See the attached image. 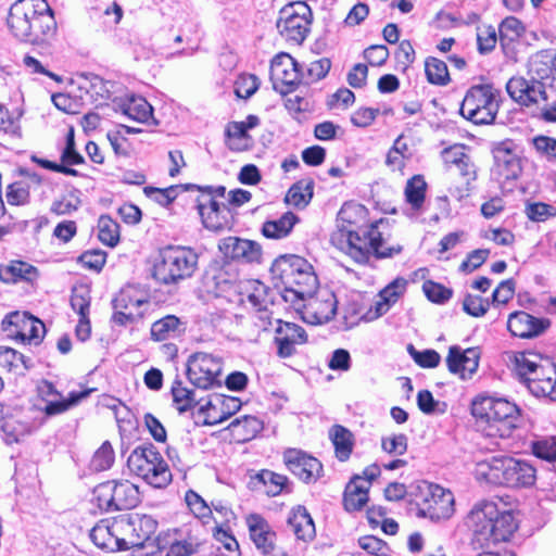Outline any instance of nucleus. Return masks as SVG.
<instances>
[{
    "instance_id": "f257e3e1",
    "label": "nucleus",
    "mask_w": 556,
    "mask_h": 556,
    "mask_svg": "<svg viewBox=\"0 0 556 556\" xmlns=\"http://www.w3.org/2000/svg\"><path fill=\"white\" fill-rule=\"evenodd\" d=\"M467 521L472 531L471 545L481 549L509 540L518 528L513 511L500 509L496 503L490 501L477 504Z\"/></svg>"
},
{
    "instance_id": "f03ea898",
    "label": "nucleus",
    "mask_w": 556,
    "mask_h": 556,
    "mask_svg": "<svg viewBox=\"0 0 556 556\" xmlns=\"http://www.w3.org/2000/svg\"><path fill=\"white\" fill-rule=\"evenodd\" d=\"M381 223L382 220L374 222L354 230L336 229L330 238L331 243L361 264L367 263L371 255L387 258L400 254L402 245L386 247L382 233L378 230Z\"/></svg>"
},
{
    "instance_id": "7ed1b4c3",
    "label": "nucleus",
    "mask_w": 556,
    "mask_h": 556,
    "mask_svg": "<svg viewBox=\"0 0 556 556\" xmlns=\"http://www.w3.org/2000/svg\"><path fill=\"white\" fill-rule=\"evenodd\" d=\"M471 414L489 437L509 438L521 422L517 404L504 397L479 395L471 403Z\"/></svg>"
},
{
    "instance_id": "20e7f679",
    "label": "nucleus",
    "mask_w": 556,
    "mask_h": 556,
    "mask_svg": "<svg viewBox=\"0 0 556 556\" xmlns=\"http://www.w3.org/2000/svg\"><path fill=\"white\" fill-rule=\"evenodd\" d=\"M478 479L493 485L508 488L532 486L536 480V469L527 460L509 456H493L477 464Z\"/></svg>"
},
{
    "instance_id": "39448f33",
    "label": "nucleus",
    "mask_w": 556,
    "mask_h": 556,
    "mask_svg": "<svg viewBox=\"0 0 556 556\" xmlns=\"http://www.w3.org/2000/svg\"><path fill=\"white\" fill-rule=\"evenodd\" d=\"M199 255L190 247L166 245L159 251L153 266V277L163 285H177L193 276Z\"/></svg>"
},
{
    "instance_id": "423d86ee",
    "label": "nucleus",
    "mask_w": 556,
    "mask_h": 556,
    "mask_svg": "<svg viewBox=\"0 0 556 556\" xmlns=\"http://www.w3.org/2000/svg\"><path fill=\"white\" fill-rule=\"evenodd\" d=\"M501 91L493 84L471 86L459 108L460 115L476 125L492 124L500 110Z\"/></svg>"
},
{
    "instance_id": "0eeeda50",
    "label": "nucleus",
    "mask_w": 556,
    "mask_h": 556,
    "mask_svg": "<svg viewBox=\"0 0 556 556\" xmlns=\"http://www.w3.org/2000/svg\"><path fill=\"white\" fill-rule=\"evenodd\" d=\"M270 273L274 279L281 281L283 286H292L303 290L306 294H315L318 279L314 268L307 260L295 254L278 256Z\"/></svg>"
},
{
    "instance_id": "6e6552de",
    "label": "nucleus",
    "mask_w": 556,
    "mask_h": 556,
    "mask_svg": "<svg viewBox=\"0 0 556 556\" xmlns=\"http://www.w3.org/2000/svg\"><path fill=\"white\" fill-rule=\"evenodd\" d=\"M93 501L106 513L131 509L140 503V493L128 480H109L93 489Z\"/></svg>"
},
{
    "instance_id": "1a4fd4ad",
    "label": "nucleus",
    "mask_w": 556,
    "mask_h": 556,
    "mask_svg": "<svg viewBox=\"0 0 556 556\" xmlns=\"http://www.w3.org/2000/svg\"><path fill=\"white\" fill-rule=\"evenodd\" d=\"M313 22V12L304 1L285 5L279 11L276 27L281 37L293 43L301 45L307 37Z\"/></svg>"
},
{
    "instance_id": "9d476101",
    "label": "nucleus",
    "mask_w": 556,
    "mask_h": 556,
    "mask_svg": "<svg viewBox=\"0 0 556 556\" xmlns=\"http://www.w3.org/2000/svg\"><path fill=\"white\" fill-rule=\"evenodd\" d=\"M222 359L212 354L198 352L189 356L187 377L197 388L207 390L222 386Z\"/></svg>"
},
{
    "instance_id": "9b49d317",
    "label": "nucleus",
    "mask_w": 556,
    "mask_h": 556,
    "mask_svg": "<svg viewBox=\"0 0 556 556\" xmlns=\"http://www.w3.org/2000/svg\"><path fill=\"white\" fill-rule=\"evenodd\" d=\"M419 513L431 520L439 521L450 518L454 513L452 492L438 484H427L426 492L417 503Z\"/></svg>"
},
{
    "instance_id": "f8f14e48",
    "label": "nucleus",
    "mask_w": 556,
    "mask_h": 556,
    "mask_svg": "<svg viewBox=\"0 0 556 556\" xmlns=\"http://www.w3.org/2000/svg\"><path fill=\"white\" fill-rule=\"evenodd\" d=\"M270 79L281 94L294 91L302 80L300 64L288 53L276 55L270 64Z\"/></svg>"
},
{
    "instance_id": "ddd939ff",
    "label": "nucleus",
    "mask_w": 556,
    "mask_h": 556,
    "mask_svg": "<svg viewBox=\"0 0 556 556\" xmlns=\"http://www.w3.org/2000/svg\"><path fill=\"white\" fill-rule=\"evenodd\" d=\"M2 328L22 342L39 344L45 333V325L27 313L12 312L2 320Z\"/></svg>"
},
{
    "instance_id": "4468645a",
    "label": "nucleus",
    "mask_w": 556,
    "mask_h": 556,
    "mask_svg": "<svg viewBox=\"0 0 556 556\" xmlns=\"http://www.w3.org/2000/svg\"><path fill=\"white\" fill-rule=\"evenodd\" d=\"M49 10L46 0H16L10 8L8 26L15 37L29 35L30 22L38 13Z\"/></svg>"
},
{
    "instance_id": "2eb2a0df",
    "label": "nucleus",
    "mask_w": 556,
    "mask_h": 556,
    "mask_svg": "<svg viewBox=\"0 0 556 556\" xmlns=\"http://www.w3.org/2000/svg\"><path fill=\"white\" fill-rule=\"evenodd\" d=\"M130 531L129 539H126L129 548L156 547L162 551L160 536L153 539V534L157 529V521L148 515L132 514L128 517L126 525Z\"/></svg>"
},
{
    "instance_id": "dca6fc26",
    "label": "nucleus",
    "mask_w": 556,
    "mask_h": 556,
    "mask_svg": "<svg viewBox=\"0 0 556 556\" xmlns=\"http://www.w3.org/2000/svg\"><path fill=\"white\" fill-rule=\"evenodd\" d=\"M508 96L521 106H531L539 100H547L545 85L541 78L526 79L522 76H514L506 83Z\"/></svg>"
},
{
    "instance_id": "f3484780",
    "label": "nucleus",
    "mask_w": 556,
    "mask_h": 556,
    "mask_svg": "<svg viewBox=\"0 0 556 556\" xmlns=\"http://www.w3.org/2000/svg\"><path fill=\"white\" fill-rule=\"evenodd\" d=\"M337 313V299L332 292L321 291L308 296L302 305L301 314L305 323L321 325L334 317Z\"/></svg>"
},
{
    "instance_id": "a211bd4d",
    "label": "nucleus",
    "mask_w": 556,
    "mask_h": 556,
    "mask_svg": "<svg viewBox=\"0 0 556 556\" xmlns=\"http://www.w3.org/2000/svg\"><path fill=\"white\" fill-rule=\"evenodd\" d=\"M287 468L305 483L316 481L321 472V463L301 450L290 448L283 453Z\"/></svg>"
},
{
    "instance_id": "6ab92c4d",
    "label": "nucleus",
    "mask_w": 556,
    "mask_h": 556,
    "mask_svg": "<svg viewBox=\"0 0 556 556\" xmlns=\"http://www.w3.org/2000/svg\"><path fill=\"white\" fill-rule=\"evenodd\" d=\"M494 165L492 175L498 181L515 180L521 174V163L518 155L511 150L509 143L502 142L493 149Z\"/></svg>"
},
{
    "instance_id": "aec40b11",
    "label": "nucleus",
    "mask_w": 556,
    "mask_h": 556,
    "mask_svg": "<svg viewBox=\"0 0 556 556\" xmlns=\"http://www.w3.org/2000/svg\"><path fill=\"white\" fill-rule=\"evenodd\" d=\"M480 361V352L477 348L463 350L458 345H452L446 356V365L448 371L459 375L462 379L471 378L478 370Z\"/></svg>"
},
{
    "instance_id": "412c9836",
    "label": "nucleus",
    "mask_w": 556,
    "mask_h": 556,
    "mask_svg": "<svg viewBox=\"0 0 556 556\" xmlns=\"http://www.w3.org/2000/svg\"><path fill=\"white\" fill-rule=\"evenodd\" d=\"M551 321L547 318H536L526 312L511 313L507 320V328L514 337L521 339L535 338L542 334Z\"/></svg>"
},
{
    "instance_id": "4be33fe9",
    "label": "nucleus",
    "mask_w": 556,
    "mask_h": 556,
    "mask_svg": "<svg viewBox=\"0 0 556 556\" xmlns=\"http://www.w3.org/2000/svg\"><path fill=\"white\" fill-rule=\"evenodd\" d=\"M218 248L227 258L243 263L260 262L262 256V249L258 243L237 237L223 239Z\"/></svg>"
},
{
    "instance_id": "5701e85b",
    "label": "nucleus",
    "mask_w": 556,
    "mask_h": 556,
    "mask_svg": "<svg viewBox=\"0 0 556 556\" xmlns=\"http://www.w3.org/2000/svg\"><path fill=\"white\" fill-rule=\"evenodd\" d=\"M275 343L280 357H290L295 352V344L306 342L305 330L293 323H283L277 319Z\"/></svg>"
},
{
    "instance_id": "b1692460",
    "label": "nucleus",
    "mask_w": 556,
    "mask_h": 556,
    "mask_svg": "<svg viewBox=\"0 0 556 556\" xmlns=\"http://www.w3.org/2000/svg\"><path fill=\"white\" fill-rule=\"evenodd\" d=\"M247 523L255 547L263 555H271L276 547V533L268 522L261 515L252 514L248 516Z\"/></svg>"
},
{
    "instance_id": "393cba45",
    "label": "nucleus",
    "mask_w": 556,
    "mask_h": 556,
    "mask_svg": "<svg viewBox=\"0 0 556 556\" xmlns=\"http://www.w3.org/2000/svg\"><path fill=\"white\" fill-rule=\"evenodd\" d=\"M29 24V35L17 37L20 40L39 45L53 38L56 33V22L50 7L48 11L38 13Z\"/></svg>"
},
{
    "instance_id": "a878e982",
    "label": "nucleus",
    "mask_w": 556,
    "mask_h": 556,
    "mask_svg": "<svg viewBox=\"0 0 556 556\" xmlns=\"http://www.w3.org/2000/svg\"><path fill=\"white\" fill-rule=\"evenodd\" d=\"M114 102L116 104V111H121L128 118L143 124L150 121L156 124L153 117V108L144 98L131 94L117 102L114 100Z\"/></svg>"
},
{
    "instance_id": "bb28decb",
    "label": "nucleus",
    "mask_w": 556,
    "mask_h": 556,
    "mask_svg": "<svg viewBox=\"0 0 556 556\" xmlns=\"http://www.w3.org/2000/svg\"><path fill=\"white\" fill-rule=\"evenodd\" d=\"M368 210L365 205L348 202L342 205L337 217V229L354 230L368 226Z\"/></svg>"
},
{
    "instance_id": "cd10ccee",
    "label": "nucleus",
    "mask_w": 556,
    "mask_h": 556,
    "mask_svg": "<svg viewBox=\"0 0 556 556\" xmlns=\"http://www.w3.org/2000/svg\"><path fill=\"white\" fill-rule=\"evenodd\" d=\"M159 454L160 452L151 443L137 446L128 456L127 466L134 475L143 479L159 459Z\"/></svg>"
},
{
    "instance_id": "c85d7f7f",
    "label": "nucleus",
    "mask_w": 556,
    "mask_h": 556,
    "mask_svg": "<svg viewBox=\"0 0 556 556\" xmlns=\"http://www.w3.org/2000/svg\"><path fill=\"white\" fill-rule=\"evenodd\" d=\"M556 366L543 367L538 365L532 375L525 382L528 389L535 396H551L555 391L554 379H555Z\"/></svg>"
},
{
    "instance_id": "c756f323",
    "label": "nucleus",
    "mask_w": 556,
    "mask_h": 556,
    "mask_svg": "<svg viewBox=\"0 0 556 556\" xmlns=\"http://www.w3.org/2000/svg\"><path fill=\"white\" fill-rule=\"evenodd\" d=\"M288 525L298 540L308 542L316 535L313 518L304 506L299 505L291 510Z\"/></svg>"
},
{
    "instance_id": "7c9ffc66",
    "label": "nucleus",
    "mask_w": 556,
    "mask_h": 556,
    "mask_svg": "<svg viewBox=\"0 0 556 556\" xmlns=\"http://www.w3.org/2000/svg\"><path fill=\"white\" fill-rule=\"evenodd\" d=\"M90 539L98 547L108 552L128 549L126 539L116 535L115 526L97 525L90 531Z\"/></svg>"
},
{
    "instance_id": "2f4dec72",
    "label": "nucleus",
    "mask_w": 556,
    "mask_h": 556,
    "mask_svg": "<svg viewBox=\"0 0 556 556\" xmlns=\"http://www.w3.org/2000/svg\"><path fill=\"white\" fill-rule=\"evenodd\" d=\"M38 276V269L23 261H11L8 265H0V280L5 283L33 282Z\"/></svg>"
},
{
    "instance_id": "473e14b6",
    "label": "nucleus",
    "mask_w": 556,
    "mask_h": 556,
    "mask_svg": "<svg viewBox=\"0 0 556 556\" xmlns=\"http://www.w3.org/2000/svg\"><path fill=\"white\" fill-rule=\"evenodd\" d=\"M368 481L351 480L344 490L343 505L346 511H358L368 503Z\"/></svg>"
},
{
    "instance_id": "72a5a7b5",
    "label": "nucleus",
    "mask_w": 556,
    "mask_h": 556,
    "mask_svg": "<svg viewBox=\"0 0 556 556\" xmlns=\"http://www.w3.org/2000/svg\"><path fill=\"white\" fill-rule=\"evenodd\" d=\"M203 226L212 231L229 229L233 224V215L229 204L219 203L201 215Z\"/></svg>"
},
{
    "instance_id": "f704fd0d",
    "label": "nucleus",
    "mask_w": 556,
    "mask_h": 556,
    "mask_svg": "<svg viewBox=\"0 0 556 556\" xmlns=\"http://www.w3.org/2000/svg\"><path fill=\"white\" fill-rule=\"evenodd\" d=\"M115 84L96 74H84L80 89H85L93 102L102 104L111 98Z\"/></svg>"
},
{
    "instance_id": "c9c22d12",
    "label": "nucleus",
    "mask_w": 556,
    "mask_h": 556,
    "mask_svg": "<svg viewBox=\"0 0 556 556\" xmlns=\"http://www.w3.org/2000/svg\"><path fill=\"white\" fill-rule=\"evenodd\" d=\"M446 162L453 164L465 180V185H471L477 179V168L471 157L460 149L444 150Z\"/></svg>"
},
{
    "instance_id": "e433bc0d",
    "label": "nucleus",
    "mask_w": 556,
    "mask_h": 556,
    "mask_svg": "<svg viewBox=\"0 0 556 556\" xmlns=\"http://www.w3.org/2000/svg\"><path fill=\"white\" fill-rule=\"evenodd\" d=\"M184 332L185 325L175 315H166L165 317L154 321L151 326V338L155 341L173 339Z\"/></svg>"
},
{
    "instance_id": "4c0bfd02",
    "label": "nucleus",
    "mask_w": 556,
    "mask_h": 556,
    "mask_svg": "<svg viewBox=\"0 0 556 556\" xmlns=\"http://www.w3.org/2000/svg\"><path fill=\"white\" fill-rule=\"evenodd\" d=\"M232 437L239 442H245L253 439L262 429V421L251 415H244L235 418L228 426Z\"/></svg>"
},
{
    "instance_id": "58836bf2",
    "label": "nucleus",
    "mask_w": 556,
    "mask_h": 556,
    "mask_svg": "<svg viewBox=\"0 0 556 556\" xmlns=\"http://www.w3.org/2000/svg\"><path fill=\"white\" fill-rule=\"evenodd\" d=\"M530 72L539 78L552 77L556 80V50H541L530 61Z\"/></svg>"
},
{
    "instance_id": "ea45409f",
    "label": "nucleus",
    "mask_w": 556,
    "mask_h": 556,
    "mask_svg": "<svg viewBox=\"0 0 556 556\" xmlns=\"http://www.w3.org/2000/svg\"><path fill=\"white\" fill-rule=\"evenodd\" d=\"M298 222L299 217L294 213L286 212L278 219L265 222L262 233L268 239H281L291 232Z\"/></svg>"
},
{
    "instance_id": "a19ab883",
    "label": "nucleus",
    "mask_w": 556,
    "mask_h": 556,
    "mask_svg": "<svg viewBox=\"0 0 556 556\" xmlns=\"http://www.w3.org/2000/svg\"><path fill=\"white\" fill-rule=\"evenodd\" d=\"M329 438L334 446L336 455L341 460H346L353 448L352 432L341 425H334L329 430Z\"/></svg>"
},
{
    "instance_id": "79ce46f5",
    "label": "nucleus",
    "mask_w": 556,
    "mask_h": 556,
    "mask_svg": "<svg viewBox=\"0 0 556 556\" xmlns=\"http://www.w3.org/2000/svg\"><path fill=\"white\" fill-rule=\"evenodd\" d=\"M253 483H260L264 488V492L269 496L279 495L283 490L288 489V478L283 475L276 473L268 469H263L253 478Z\"/></svg>"
},
{
    "instance_id": "37998d69",
    "label": "nucleus",
    "mask_w": 556,
    "mask_h": 556,
    "mask_svg": "<svg viewBox=\"0 0 556 556\" xmlns=\"http://www.w3.org/2000/svg\"><path fill=\"white\" fill-rule=\"evenodd\" d=\"M314 180L302 179L293 184L288 190L285 201L295 207H305L313 198Z\"/></svg>"
},
{
    "instance_id": "c03bdc74",
    "label": "nucleus",
    "mask_w": 556,
    "mask_h": 556,
    "mask_svg": "<svg viewBox=\"0 0 556 556\" xmlns=\"http://www.w3.org/2000/svg\"><path fill=\"white\" fill-rule=\"evenodd\" d=\"M88 393V391L78 393L73 392L70 394V397L67 400L62 399V396L56 399L42 397L45 405L40 408V410L45 414L47 418L63 414L72 406L76 405L81 399L86 397Z\"/></svg>"
},
{
    "instance_id": "a18cd8bd",
    "label": "nucleus",
    "mask_w": 556,
    "mask_h": 556,
    "mask_svg": "<svg viewBox=\"0 0 556 556\" xmlns=\"http://www.w3.org/2000/svg\"><path fill=\"white\" fill-rule=\"evenodd\" d=\"M427 182L422 175H415L407 180L405 186V199L410 207L419 211L426 199Z\"/></svg>"
},
{
    "instance_id": "49530a36",
    "label": "nucleus",
    "mask_w": 556,
    "mask_h": 556,
    "mask_svg": "<svg viewBox=\"0 0 556 556\" xmlns=\"http://www.w3.org/2000/svg\"><path fill=\"white\" fill-rule=\"evenodd\" d=\"M0 366L8 371L23 374L30 367V359L14 349L0 346Z\"/></svg>"
},
{
    "instance_id": "de8ad7c7",
    "label": "nucleus",
    "mask_w": 556,
    "mask_h": 556,
    "mask_svg": "<svg viewBox=\"0 0 556 556\" xmlns=\"http://www.w3.org/2000/svg\"><path fill=\"white\" fill-rule=\"evenodd\" d=\"M247 299L254 309L267 308L275 302L274 291L258 280L250 283V292Z\"/></svg>"
},
{
    "instance_id": "09e8293b",
    "label": "nucleus",
    "mask_w": 556,
    "mask_h": 556,
    "mask_svg": "<svg viewBox=\"0 0 556 556\" xmlns=\"http://www.w3.org/2000/svg\"><path fill=\"white\" fill-rule=\"evenodd\" d=\"M214 402L218 404L220 415L213 416V413H208L207 425L220 424L241 408V401L235 396L218 395L215 396Z\"/></svg>"
},
{
    "instance_id": "8fccbe9b",
    "label": "nucleus",
    "mask_w": 556,
    "mask_h": 556,
    "mask_svg": "<svg viewBox=\"0 0 556 556\" xmlns=\"http://www.w3.org/2000/svg\"><path fill=\"white\" fill-rule=\"evenodd\" d=\"M172 395L174 405L180 414L192 409L198 404L193 390L184 387L180 380L174 381Z\"/></svg>"
},
{
    "instance_id": "3c124183",
    "label": "nucleus",
    "mask_w": 556,
    "mask_h": 556,
    "mask_svg": "<svg viewBox=\"0 0 556 556\" xmlns=\"http://www.w3.org/2000/svg\"><path fill=\"white\" fill-rule=\"evenodd\" d=\"M142 480L157 489L165 488L172 481V473L168 465L161 454H159V459L155 460L152 468L149 469V475H146Z\"/></svg>"
},
{
    "instance_id": "603ef678",
    "label": "nucleus",
    "mask_w": 556,
    "mask_h": 556,
    "mask_svg": "<svg viewBox=\"0 0 556 556\" xmlns=\"http://www.w3.org/2000/svg\"><path fill=\"white\" fill-rule=\"evenodd\" d=\"M425 72L430 84L445 86L450 81L446 63L437 58H427L425 62Z\"/></svg>"
},
{
    "instance_id": "864d4df0",
    "label": "nucleus",
    "mask_w": 556,
    "mask_h": 556,
    "mask_svg": "<svg viewBox=\"0 0 556 556\" xmlns=\"http://www.w3.org/2000/svg\"><path fill=\"white\" fill-rule=\"evenodd\" d=\"M226 136L231 140L229 148L233 151H244L250 148L251 136L240 122H231L226 127Z\"/></svg>"
},
{
    "instance_id": "5fc2aeb1",
    "label": "nucleus",
    "mask_w": 556,
    "mask_h": 556,
    "mask_svg": "<svg viewBox=\"0 0 556 556\" xmlns=\"http://www.w3.org/2000/svg\"><path fill=\"white\" fill-rule=\"evenodd\" d=\"M99 240L109 245L115 247L119 241V226L108 215H101L98 220Z\"/></svg>"
},
{
    "instance_id": "6e6d98bb",
    "label": "nucleus",
    "mask_w": 556,
    "mask_h": 556,
    "mask_svg": "<svg viewBox=\"0 0 556 556\" xmlns=\"http://www.w3.org/2000/svg\"><path fill=\"white\" fill-rule=\"evenodd\" d=\"M114 459L115 454L112 444L109 441H104L94 452L90 460V469L93 471L108 470L114 464Z\"/></svg>"
},
{
    "instance_id": "4d7b16f0",
    "label": "nucleus",
    "mask_w": 556,
    "mask_h": 556,
    "mask_svg": "<svg viewBox=\"0 0 556 556\" xmlns=\"http://www.w3.org/2000/svg\"><path fill=\"white\" fill-rule=\"evenodd\" d=\"M525 27L517 17L508 16L498 26V36L502 45L517 40L523 33Z\"/></svg>"
},
{
    "instance_id": "13d9d810",
    "label": "nucleus",
    "mask_w": 556,
    "mask_h": 556,
    "mask_svg": "<svg viewBox=\"0 0 556 556\" xmlns=\"http://www.w3.org/2000/svg\"><path fill=\"white\" fill-rule=\"evenodd\" d=\"M535 457L553 463L556 460V437H545L531 442Z\"/></svg>"
},
{
    "instance_id": "bf43d9fd",
    "label": "nucleus",
    "mask_w": 556,
    "mask_h": 556,
    "mask_svg": "<svg viewBox=\"0 0 556 556\" xmlns=\"http://www.w3.org/2000/svg\"><path fill=\"white\" fill-rule=\"evenodd\" d=\"M78 190L62 195L52 202L50 211L55 215H70L78 210L81 201L78 197Z\"/></svg>"
},
{
    "instance_id": "052dcab7",
    "label": "nucleus",
    "mask_w": 556,
    "mask_h": 556,
    "mask_svg": "<svg viewBox=\"0 0 556 556\" xmlns=\"http://www.w3.org/2000/svg\"><path fill=\"white\" fill-rule=\"evenodd\" d=\"M532 144L541 159L556 164V138L540 135L532 139Z\"/></svg>"
},
{
    "instance_id": "680f3d73",
    "label": "nucleus",
    "mask_w": 556,
    "mask_h": 556,
    "mask_svg": "<svg viewBox=\"0 0 556 556\" xmlns=\"http://www.w3.org/2000/svg\"><path fill=\"white\" fill-rule=\"evenodd\" d=\"M90 291L87 287H75L72 290L71 306L83 318L89 315Z\"/></svg>"
},
{
    "instance_id": "e2e57ef3",
    "label": "nucleus",
    "mask_w": 556,
    "mask_h": 556,
    "mask_svg": "<svg viewBox=\"0 0 556 556\" xmlns=\"http://www.w3.org/2000/svg\"><path fill=\"white\" fill-rule=\"evenodd\" d=\"M261 81L254 74L240 75L235 83V93L238 98L249 99L260 88Z\"/></svg>"
},
{
    "instance_id": "0e129e2a",
    "label": "nucleus",
    "mask_w": 556,
    "mask_h": 556,
    "mask_svg": "<svg viewBox=\"0 0 556 556\" xmlns=\"http://www.w3.org/2000/svg\"><path fill=\"white\" fill-rule=\"evenodd\" d=\"M330 68L331 61L328 58L313 61L306 66V72H302V79H305L306 84L318 81L327 76Z\"/></svg>"
},
{
    "instance_id": "69168bd1",
    "label": "nucleus",
    "mask_w": 556,
    "mask_h": 556,
    "mask_svg": "<svg viewBox=\"0 0 556 556\" xmlns=\"http://www.w3.org/2000/svg\"><path fill=\"white\" fill-rule=\"evenodd\" d=\"M535 354L518 353L515 356V371L519 379L525 383L532 375L539 363Z\"/></svg>"
},
{
    "instance_id": "338daca9",
    "label": "nucleus",
    "mask_w": 556,
    "mask_h": 556,
    "mask_svg": "<svg viewBox=\"0 0 556 556\" xmlns=\"http://www.w3.org/2000/svg\"><path fill=\"white\" fill-rule=\"evenodd\" d=\"M422 290L427 299L437 304L446 303L453 295V290L432 280H427L422 285Z\"/></svg>"
},
{
    "instance_id": "774afa93",
    "label": "nucleus",
    "mask_w": 556,
    "mask_h": 556,
    "mask_svg": "<svg viewBox=\"0 0 556 556\" xmlns=\"http://www.w3.org/2000/svg\"><path fill=\"white\" fill-rule=\"evenodd\" d=\"M407 351L414 362L422 368H435L441 362V356L435 350L428 349L420 352L413 344H408Z\"/></svg>"
}]
</instances>
